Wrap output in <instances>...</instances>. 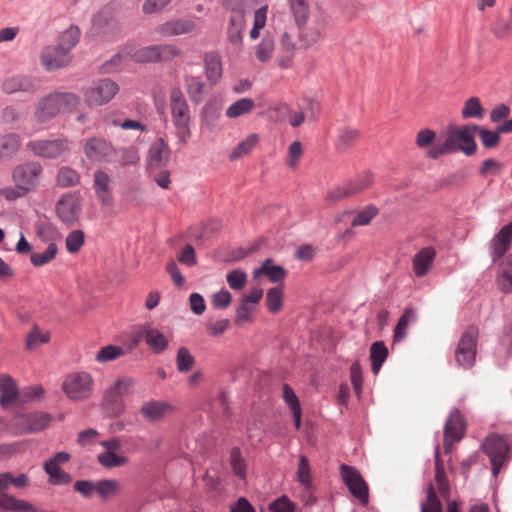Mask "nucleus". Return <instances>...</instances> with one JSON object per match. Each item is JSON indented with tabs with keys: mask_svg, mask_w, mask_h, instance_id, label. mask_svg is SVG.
<instances>
[{
	"mask_svg": "<svg viewBox=\"0 0 512 512\" xmlns=\"http://www.w3.org/2000/svg\"><path fill=\"white\" fill-rule=\"evenodd\" d=\"M80 97L71 92H54L41 98L36 107V117L40 121L54 118L61 112L77 107Z\"/></svg>",
	"mask_w": 512,
	"mask_h": 512,
	"instance_id": "f257e3e1",
	"label": "nucleus"
},
{
	"mask_svg": "<svg viewBox=\"0 0 512 512\" xmlns=\"http://www.w3.org/2000/svg\"><path fill=\"white\" fill-rule=\"evenodd\" d=\"M510 438L498 434L487 436L482 443L483 452L489 457L492 475L496 477L508 457Z\"/></svg>",
	"mask_w": 512,
	"mask_h": 512,
	"instance_id": "f03ea898",
	"label": "nucleus"
},
{
	"mask_svg": "<svg viewBox=\"0 0 512 512\" xmlns=\"http://www.w3.org/2000/svg\"><path fill=\"white\" fill-rule=\"evenodd\" d=\"M478 329L468 327L461 335L455 349V360L459 367L470 369L474 366L477 353Z\"/></svg>",
	"mask_w": 512,
	"mask_h": 512,
	"instance_id": "7ed1b4c3",
	"label": "nucleus"
},
{
	"mask_svg": "<svg viewBox=\"0 0 512 512\" xmlns=\"http://www.w3.org/2000/svg\"><path fill=\"white\" fill-rule=\"evenodd\" d=\"M62 387L70 400L81 401L91 396L94 380L87 372H74L66 376Z\"/></svg>",
	"mask_w": 512,
	"mask_h": 512,
	"instance_id": "20e7f679",
	"label": "nucleus"
},
{
	"mask_svg": "<svg viewBox=\"0 0 512 512\" xmlns=\"http://www.w3.org/2000/svg\"><path fill=\"white\" fill-rule=\"evenodd\" d=\"M318 111V102L306 97L301 100L297 111L291 110L287 104H280L276 108V112L282 117V121L293 127L303 124L305 120L313 119Z\"/></svg>",
	"mask_w": 512,
	"mask_h": 512,
	"instance_id": "39448f33",
	"label": "nucleus"
},
{
	"mask_svg": "<svg viewBox=\"0 0 512 512\" xmlns=\"http://www.w3.org/2000/svg\"><path fill=\"white\" fill-rule=\"evenodd\" d=\"M43 168L36 161H28L15 166L12 170V180L24 191L30 192L37 188Z\"/></svg>",
	"mask_w": 512,
	"mask_h": 512,
	"instance_id": "423d86ee",
	"label": "nucleus"
},
{
	"mask_svg": "<svg viewBox=\"0 0 512 512\" xmlns=\"http://www.w3.org/2000/svg\"><path fill=\"white\" fill-rule=\"evenodd\" d=\"M119 86L110 79H102L83 91L86 104L90 107L101 106L110 102L118 93Z\"/></svg>",
	"mask_w": 512,
	"mask_h": 512,
	"instance_id": "0eeeda50",
	"label": "nucleus"
},
{
	"mask_svg": "<svg viewBox=\"0 0 512 512\" xmlns=\"http://www.w3.org/2000/svg\"><path fill=\"white\" fill-rule=\"evenodd\" d=\"M341 477L350 493L359 501L366 505L369 501L368 485L364 481L359 471L345 464L340 466Z\"/></svg>",
	"mask_w": 512,
	"mask_h": 512,
	"instance_id": "6e6552de",
	"label": "nucleus"
},
{
	"mask_svg": "<svg viewBox=\"0 0 512 512\" xmlns=\"http://www.w3.org/2000/svg\"><path fill=\"white\" fill-rule=\"evenodd\" d=\"M133 384L131 378L118 379L104 395L103 404L105 409L113 416L123 412L122 397L127 395Z\"/></svg>",
	"mask_w": 512,
	"mask_h": 512,
	"instance_id": "1a4fd4ad",
	"label": "nucleus"
},
{
	"mask_svg": "<svg viewBox=\"0 0 512 512\" xmlns=\"http://www.w3.org/2000/svg\"><path fill=\"white\" fill-rule=\"evenodd\" d=\"M120 31V25L110 8L105 7L93 16L91 26L93 35L109 38L119 34Z\"/></svg>",
	"mask_w": 512,
	"mask_h": 512,
	"instance_id": "9d476101",
	"label": "nucleus"
},
{
	"mask_svg": "<svg viewBox=\"0 0 512 512\" xmlns=\"http://www.w3.org/2000/svg\"><path fill=\"white\" fill-rule=\"evenodd\" d=\"M52 416L46 412H34L19 415L14 420V426L18 433H36L47 428Z\"/></svg>",
	"mask_w": 512,
	"mask_h": 512,
	"instance_id": "9b49d317",
	"label": "nucleus"
},
{
	"mask_svg": "<svg viewBox=\"0 0 512 512\" xmlns=\"http://www.w3.org/2000/svg\"><path fill=\"white\" fill-rule=\"evenodd\" d=\"M26 147L44 158H58L68 150L67 142L63 139L30 141Z\"/></svg>",
	"mask_w": 512,
	"mask_h": 512,
	"instance_id": "f8f14e48",
	"label": "nucleus"
},
{
	"mask_svg": "<svg viewBox=\"0 0 512 512\" xmlns=\"http://www.w3.org/2000/svg\"><path fill=\"white\" fill-rule=\"evenodd\" d=\"M170 160V149L162 137L157 138L149 147L147 170L149 174L164 168Z\"/></svg>",
	"mask_w": 512,
	"mask_h": 512,
	"instance_id": "ddd939ff",
	"label": "nucleus"
},
{
	"mask_svg": "<svg viewBox=\"0 0 512 512\" xmlns=\"http://www.w3.org/2000/svg\"><path fill=\"white\" fill-rule=\"evenodd\" d=\"M464 423L458 409H453L444 425L443 445L445 452H449L452 445L462 439Z\"/></svg>",
	"mask_w": 512,
	"mask_h": 512,
	"instance_id": "4468645a",
	"label": "nucleus"
},
{
	"mask_svg": "<svg viewBox=\"0 0 512 512\" xmlns=\"http://www.w3.org/2000/svg\"><path fill=\"white\" fill-rule=\"evenodd\" d=\"M40 61L46 70L53 71L67 66L71 56L63 46H48L42 51Z\"/></svg>",
	"mask_w": 512,
	"mask_h": 512,
	"instance_id": "2eb2a0df",
	"label": "nucleus"
},
{
	"mask_svg": "<svg viewBox=\"0 0 512 512\" xmlns=\"http://www.w3.org/2000/svg\"><path fill=\"white\" fill-rule=\"evenodd\" d=\"M373 182V174L371 171H365L358 176L355 180L350 181L346 186L338 187L330 192L329 198L337 201L355 194H358L367 189Z\"/></svg>",
	"mask_w": 512,
	"mask_h": 512,
	"instance_id": "dca6fc26",
	"label": "nucleus"
},
{
	"mask_svg": "<svg viewBox=\"0 0 512 512\" xmlns=\"http://www.w3.org/2000/svg\"><path fill=\"white\" fill-rule=\"evenodd\" d=\"M56 212L62 222L73 224L78 220L81 212L79 198L73 194L63 195L56 203Z\"/></svg>",
	"mask_w": 512,
	"mask_h": 512,
	"instance_id": "f3484780",
	"label": "nucleus"
},
{
	"mask_svg": "<svg viewBox=\"0 0 512 512\" xmlns=\"http://www.w3.org/2000/svg\"><path fill=\"white\" fill-rule=\"evenodd\" d=\"M39 87L40 81L38 79L20 74L7 77L2 83V90L6 94L34 93Z\"/></svg>",
	"mask_w": 512,
	"mask_h": 512,
	"instance_id": "a211bd4d",
	"label": "nucleus"
},
{
	"mask_svg": "<svg viewBox=\"0 0 512 512\" xmlns=\"http://www.w3.org/2000/svg\"><path fill=\"white\" fill-rule=\"evenodd\" d=\"M86 156L94 162H112L113 147L105 139L90 138L84 146Z\"/></svg>",
	"mask_w": 512,
	"mask_h": 512,
	"instance_id": "6ab92c4d",
	"label": "nucleus"
},
{
	"mask_svg": "<svg viewBox=\"0 0 512 512\" xmlns=\"http://www.w3.org/2000/svg\"><path fill=\"white\" fill-rule=\"evenodd\" d=\"M170 106L175 125L179 128H186L190 119L189 107L179 89H174L171 92Z\"/></svg>",
	"mask_w": 512,
	"mask_h": 512,
	"instance_id": "aec40b11",
	"label": "nucleus"
},
{
	"mask_svg": "<svg viewBox=\"0 0 512 512\" xmlns=\"http://www.w3.org/2000/svg\"><path fill=\"white\" fill-rule=\"evenodd\" d=\"M308 22L302 25H296L298 28V39L302 48L307 49L315 45L321 38L323 21L321 19L315 20L313 25L308 26Z\"/></svg>",
	"mask_w": 512,
	"mask_h": 512,
	"instance_id": "412c9836",
	"label": "nucleus"
},
{
	"mask_svg": "<svg viewBox=\"0 0 512 512\" xmlns=\"http://www.w3.org/2000/svg\"><path fill=\"white\" fill-rule=\"evenodd\" d=\"M195 27L196 24L192 20L179 19L159 25L155 31L161 36L170 37L191 33Z\"/></svg>",
	"mask_w": 512,
	"mask_h": 512,
	"instance_id": "4be33fe9",
	"label": "nucleus"
},
{
	"mask_svg": "<svg viewBox=\"0 0 512 512\" xmlns=\"http://www.w3.org/2000/svg\"><path fill=\"white\" fill-rule=\"evenodd\" d=\"M281 53L276 59V63L281 68H288L294 58L296 51V42L293 33L284 31L279 40Z\"/></svg>",
	"mask_w": 512,
	"mask_h": 512,
	"instance_id": "5701e85b",
	"label": "nucleus"
},
{
	"mask_svg": "<svg viewBox=\"0 0 512 512\" xmlns=\"http://www.w3.org/2000/svg\"><path fill=\"white\" fill-rule=\"evenodd\" d=\"M512 241V221L503 226L491 241L493 261L501 258Z\"/></svg>",
	"mask_w": 512,
	"mask_h": 512,
	"instance_id": "b1692460",
	"label": "nucleus"
},
{
	"mask_svg": "<svg viewBox=\"0 0 512 512\" xmlns=\"http://www.w3.org/2000/svg\"><path fill=\"white\" fill-rule=\"evenodd\" d=\"M453 133L449 135V139H453V152L462 151L466 155L474 154L476 144L474 142L473 130H452Z\"/></svg>",
	"mask_w": 512,
	"mask_h": 512,
	"instance_id": "393cba45",
	"label": "nucleus"
},
{
	"mask_svg": "<svg viewBox=\"0 0 512 512\" xmlns=\"http://www.w3.org/2000/svg\"><path fill=\"white\" fill-rule=\"evenodd\" d=\"M172 406L163 401L152 400L141 406L140 412L148 422H157L171 413Z\"/></svg>",
	"mask_w": 512,
	"mask_h": 512,
	"instance_id": "a878e982",
	"label": "nucleus"
},
{
	"mask_svg": "<svg viewBox=\"0 0 512 512\" xmlns=\"http://www.w3.org/2000/svg\"><path fill=\"white\" fill-rule=\"evenodd\" d=\"M245 26V16H242L240 13L231 14L226 32L227 40L231 45L241 47Z\"/></svg>",
	"mask_w": 512,
	"mask_h": 512,
	"instance_id": "bb28decb",
	"label": "nucleus"
},
{
	"mask_svg": "<svg viewBox=\"0 0 512 512\" xmlns=\"http://www.w3.org/2000/svg\"><path fill=\"white\" fill-rule=\"evenodd\" d=\"M109 182L110 177L106 172L98 170L94 173V189L104 206H110L113 203Z\"/></svg>",
	"mask_w": 512,
	"mask_h": 512,
	"instance_id": "cd10ccee",
	"label": "nucleus"
},
{
	"mask_svg": "<svg viewBox=\"0 0 512 512\" xmlns=\"http://www.w3.org/2000/svg\"><path fill=\"white\" fill-rule=\"evenodd\" d=\"M436 251L433 247L420 249L413 258V269L418 277L426 275L434 261Z\"/></svg>",
	"mask_w": 512,
	"mask_h": 512,
	"instance_id": "c85d7f7f",
	"label": "nucleus"
},
{
	"mask_svg": "<svg viewBox=\"0 0 512 512\" xmlns=\"http://www.w3.org/2000/svg\"><path fill=\"white\" fill-rule=\"evenodd\" d=\"M0 405L7 408L12 405L19 396L18 387L15 381L6 374L0 375Z\"/></svg>",
	"mask_w": 512,
	"mask_h": 512,
	"instance_id": "c756f323",
	"label": "nucleus"
},
{
	"mask_svg": "<svg viewBox=\"0 0 512 512\" xmlns=\"http://www.w3.org/2000/svg\"><path fill=\"white\" fill-rule=\"evenodd\" d=\"M113 161L121 166H136L139 163L140 156L135 146L114 148L112 151Z\"/></svg>",
	"mask_w": 512,
	"mask_h": 512,
	"instance_id": "7c9ffc66",
	"label": "nucleus"
},
{
	"mask_svg": "<svg viewBox=\"0 0 512 512\" xmlns=\"http://www.w3.org/2000/svg\"><path fill=\"white\" fill-rule=\"evenodd\" d=\"M267 275L272 283L282 281L286 276V270L280 265L274 264L271 258L266 259L262 265L253 271V276L256 278L260 275Z\"/></svg>",
	"mask_w": 512,
	"mask_h": 512,
	"instance_id": "2f4dec72",
	"label": "nucleus"
},
{
	"mask_svg": "<svg viewBox=\"0 0 512 512\" xmlns=\"http://www.w3.org/2000/svg\"><path fill=\"white\" fill-rule=\"evenodd\" d=\"M155 51V45H150L141 48H137L134 45L126 46V54L129 56V59L137 63L156 62Z\"/></svg>",
	"mask_w": 512,
	"mask_h": 512,
	"instance_id": "473e14b6",
	"label": "nucleus"
},
{
	"mask_svg": "<svg viewBox=\"0 0 512 512\" xmlns=\"http://www.w3.org/2000/svg\"><path fill=\"white\" fill-rule=\"evenodd\" d=\"M204 65L207 79L212 83H217L222 77V62L218 54L208 53L204 57Z\"/></svg>",
	"mask_w": 512,
	"mask_h": 512,
	"instance_id": "72a5a7b5",
	"label": "nucleus"
},
{
	"mask_svg": "<svg viewBox=\"0 0 512 512\" xmlns=\"http://www.w3.org/2000/svg\"><path fill=\"white\" fill-rule=\"evenodd\" d=\"M417 315L414 309L408 308L398 319L393 332V342H401L407 335V329L410 323L416 321Z\"/></svg>",
	"mask_w": 512,
	"mask_h": 512,
	"instance_id": "f704fd0d",
	"label": "nucleus"
},
{
	"mask_svg": "<svg viewBox=\"0 0 512 512\" xmlns=\"http://www.w3.org/2000/svg\"><path fill=\"white\" fill-rule=\"evenodd\" d=\"M485 112L486 110L483 107L481 100L476 96H472L465 100L461 109V116L464 119L473 118L481 120L483 119Z\"/></svg>",
	"mask_w": 512,
	"mask_h": 512,
	"instance_id": "c9c22d12",
	"label": "nucleus"
},
{
	"mask_svg": "<svg viewBox=\"0 0 512 512\" xmlns=\"http://www.w3.org/2000/svg\"><path fill=\"white\" fill-rule=\"evenodd\" d=\"M146 344L154 354H161L167 349L169 341L160 330L150 325Z\"/></svg>",
	"mask_w": 512,
	"mask_h": 512,
	"instance_id": "e433bc0d",
	"label": "nucleus"
},
{
	"mask_svg": "<svg viewBox=\"0 0 512 512\" xmlns=\"http://www.w3.org/2000/svg\"><path fill=\"white\" fill-rule=\"evenodd\" d=\"M388 349L385 346L384 342L376 341L371 345L370 348V360H371V369L374 374H377L387 359Z\"/></svg>",
	"mask_w": 512,
	"mask_h": 512,
	"instance_id": "4c0bfd02",
	"label": "nucleus"
},
{
	"mask_svg": "<svg viewBox=\"0 0 512 512\" xmlns=\"http://www.w3.org/2000/svg\"><path fill=\"white\" fill-rule=\"evenodd\" d=\"M43 469L48 474L49 483L52 485H65L71 482V475L53 462H45Z\"/></svg>",
	"mask_w": 512,
	"mask_h": 512,
	"instance_id": "58836bf2",
	"label": "nucleus"
},
{
	"mask_svg": "<svg viewBox=\"0 0 512 512\" xmlns=\"http://www.w3.org/2000/svg\"><path fill=\"white\" fill-rule=\"evenodd\" d=\"M288 5L296 25H302L304 22H308V0H288Z\"/></svg>",
	"mask_w": 512,
	"mask_h": 512,
	"instance_id": "ea45409f",
	"label": "nucleus"
},
{
	"mask_svg": "<svg viewBox=\"0 0 512 512\" xmlns=\"http://www.w3.org/2000/svg\"><path fill=\"white\" fill-rule=\"evenodd\" d=\"M255 107V102L251 98H241L232 103L226 109V116L229 118H237L250 113Z\"/></svg>",
	"mask_w": 512,
	"mask_h": 512,
	"instance_id": "a19ab883",
	"label": "nucleus"
},
{
	"mask_svg": "<svg viewBox=\"0 0 512 512\" xmlns=\"http://www.w3.org/2000/svg\"><path fill=\"white\" fill-rule=\"evenodd\" d=\"M20 147V139L17 134L10 133L0 139V156L10 158L16 154Z\"/></svg>",
	"mask_w": 512,
	"mask_h": 512,
	"instance_id": "79ce46f5",
	"label": "nucleus"
},
{
	"mask_svg": "<svg viewBox=\"0 0 512 512\" xmlns=\"http://www.w3.org/2000/svg\"><path fill=\"white\" fill-rule=\"evenodd\" d=\"M58 247L55 243H50L42 253L34 252L30 256L31 264L35 267H41L51 262L57 255Z\"/></svg>",
	"mask_w": 512,
	"mask_h": 512,
	"instance_id": "37998d69",
	"label": "nucleus"
},
{
	"mask_svg": "<svg viewBox=\"0 0 512 512\" xmlns=\"http://www.w3.org/2000/svg\"><path fill=\"white\" fill-rule=\"evenodd\" d=\"M274 52V40L270 36L264 37L255 47L256 59L262 63L268 62Z\"/></svg>",
	"mask_w": 512,
	"mask_h": 512,
	"instance_id": "c03bdc74",
	"label": "nucleus"
},
{
	"mask_svg": "<svg viewBox=\"0 0 512 512\" xmlns=\"http://www.w3.org/2000/svg\"><path fill=\"white\" fill-rule=\"evenodd\" d=\"M130 60L129 56L126 54V46L117 54H115L110 60L105 62L101 66V72L104 74L114 73L119 71L123 64Z\"/></svg>",
	"mask_w": 512,
	"mask_h": 512,
	"instance_id": "a18cd8bd",
	"label": "nucleus"
},
{
	"mask_svg": "<svg viewBox=\"0 0 512 512\" xmlns=\"http://www.w3.org/2000/svg\"><path fill=\"white\" fill-rule=\"evenodd\" d=\"M266 305L271 313H277L283 305V289L276 286L268 289L266 293Z\"/></svg>",
	"mask_w": 512,
	"mask_h": 512,
	"instance_id": "49530a36",
	"label": "nucleus"
},
{
	"mask_svg": "<svg viewBox=\"0 0 512 512\" xmlns=\"http://www.w3.org/2000/svg\"><path fill=\"white\" fill-rule=\"evenodd\" d=\"M97 460L101 466L105 468H114L125 465L128 462V458L125 456H119L112 451H104L97 456Z\"/></svg>",
	"mask_w": 512,
	"mask_h": 512,
	"instance_id": "de8ad7c7",
	"label": "nucleus"
},
{
	"mask_svg": "<svg viewBox=\"0 0 512 512\" xmlns=\"http://www.w3.org/2000/svg\"><path fill=\"white\" fill-rule=\"evenodd\" d=\"M259 136L256 133L250 134L244 141L240 142L231 152L230 159L237 160L242 155L249 153L258 142Z\"/></svg>",
	"mask_w": 512,
	"mask_h": 512,
	"instance_id": "09e8293b",
	"label": "nucleus"
},
{
	"mask_svg": "<svg viewBox=\"0 0 512 512\" xmlns=\"http://www.w3.org/2000/svg\"><path fill=\"white\" fill-rule=\"evenodd\" d=\"M421 512H442L441 501L431 483L427 488L426 503L421 504Z\"/></svg>",
	"mask_w": 512,
	"mask_h": 512,
	"instance_id": "8fccbe9b",
	"label": "nucleus"
},
{
	"mask_svg": "<svg viewBox=\"0 0 512 512\" xmlns=\"http://www.w3.org/2000/svg\"><path fill=\"white\" fill-rule=\"evenodd\" d=\"M195 364V358L186 347H180L177 351L176 365L179 372H188Z\"/></svg>",
	"mask_w": 512,
	"mask_h": 512,
	"instance_id": "3c124183",
	"label": "nucleus"
},
{
	"mask_svg": "<svg viewBox=\"0 0 512 512\" xmlns=\"http://www.w3.org/2000/svg\"><path fill=\"white\" fill-rule=\"evenodd\" d=\"M119 488L118 481L115 479H104L96 482V490L99 496L106 500L117 493Z\"/></svg>",
	"mask_w": 512,
	"mask_h": 512,
	"instance_id": "603ef678",
	"label": "nucleus"
},
{
	"mask_svg": "<svg viewBox=\"0 0 512 512\" xmlns=\"http://www.w3.org/2000/svg\"><path fill=\"white\" fill-rule=\"evenodd\" d=\"M80 177L77 171L62 167L58 171L57 182L61 187H71L79 183Z\"/></svg>",
	"mask_w": 512,
	"mask_h": 512,
	"instance_id": "864d4df0",
	"label": "nucleus"
},
{
	"mask_svg": "<svg viewBox=\"0 0 512 512\" xmlns=\"http://www.w3.org/2000/svg\"><path fill=\"white\" fill-rule=\"evenodd\" d=\"M378 212L379 209L376 206L368 205L355 215L351 222V225L353 227L367 225L378 214Z\"/></svg>",
	"mask_w": 512,
	"mask_h": 512,
	"instance_id": "5fc2aeb1",
	"label": "nucleus"
},
{
	"mask_svg": "<svg viewBox=\"0 0 512 512\" xmlns=\"http://www.w3.org/2000/svg\"><path fill=\"white\" fill-rule=\"evenodd\" d=\"M49 340L50 334L48 332L42 333L37 326H34L27 336L26 348L32 350L42 344L47 343Z\"/></svg>",
	"mask_w": 512,
	"mask_h": 512,
	"instance_id": "6e6d98bb",
	"label": "nucleus"
},
{
	"mask_svg": "<svg viewBox=\"0 0 512 512\" xmlns=\"http://www.w3.org/2000/svg\"><path fill=\"white\" fill-rule=\"evenodd\" d=\"M510 130H473L477 132L485 148L495 147L500 140V132H509Z\"/></svg>",
	"mask_w": 512,
	"mask_h": 512,
	"instance_id": "4d7b16f0",
	"label": "nucleus"
},
{
	"mask_svg": "<svg viewBox=\"0 0 512 512\" xmlns=\"http://www.w3.org/2000/svg\"><path fill=\"white\" fill-rule=\"evenodd\" d=\"M255 310V306L245 302L241 299L240 305L236 309L234 322L237 325H243L246 322H250L253 319L252 312Z\"/></svg>",
	"mask_w": 512,
	"mask_h": 512,
	"instance_id": "13d9d810",
	"label": "nucleus"
},
{
	"mask_svg": "<svg viewBox=\"0 0 512 512\" xmlns=\"http://www.w3.org/2000/svg\"><path fill=\"white\" fill-rule=\"evenodd\" d=\"M297 479L303 485V487H310L312 484L309 461L305 455H301L299 457Z\"/></svg>",
	"mask_w": 512,
	"mask_h": 512,
	"instance_id": "bf43d9fd",
	"label": "nucleus"
},
{
	"mask_svg": "<svg viewBox=\"0 0 512 512\" xmlns=\"http://www.w3.org/2000/svg\"><path fill=\"white\" fill-rule=\"evenodd\" d=\"M267 20V7L263 6L257 9L254 13V24L250 30V38L257 39L259 37L260 30L266 25Z\"/></svg>",
	"mask_w": 512,
	"mask_h": 512,
	"instance_id": "052dcab7",
	"label": "nucleus"
},
{
	"mask_svg": "<svg viewBox=\"0 0 512 512\" xmlns=\"http://www.w3.org/2000/svg\"><path fill=\"white\" fill-rule=\"evenodd\" d=\"M123 349L115 345H107L101 348L96 354V360L105 363L117 359L123 354Z\"/></svg>",
	"mask_w": 512,
	"mask_h": 512,
	"instance_id": "680f3d73",
	"label": "nucleus"
},
{
	"mask_svg": "<svg viewBox=\"0 0 512 512\" xmlns=\"http://www.w3.org/2000/svg\"><path fill=\"white\" fill-rule=\"evenodd\" d=\"M80 30L76 26L69 27L65 32L62 33L60 38V46L67 48V52L73 48L79 41Z\"/></svg>",
	"mask_w": 512,
	"mask_h": 512,
	"instance_id": "e2e57ef3",
	"label": "nucleus"
},
{
	"mask_svg": "<svg viewBox=\"0 0 512 512\" xmlns=\"http://www.w3.org/2000/svg\"><path fill=\"white\" fill-rule=\"evenodd\" d=\"M155 47L156 61H168L181 54V50L175 45H155Z\"/></svg>",
	"mask_w": 512,
	"mask_h": 512,
	"instance_id": "0e129e2a",
	"label": "nucleus"
},
{
	"mask_svg": "<svg viewBox=\"0 0 512 512\" xmlns=\"http://www.w3.org/2000/svg\"><path fill=\"white\" fill-rule=\"evenodd\" d=\"M226 281L231 289L241 290L247 282V274L240 269H234L226 275Z\"/></svg>",
	"mask_w": 512,
	"mask_h": 512,
	"instance_id": "69168bd1",
	"label": "nucleus"
},
{
	"mask_svg": "<svg viewBox=\"0 0 512 512\" xmlns=\"http://www.w3.org/2000/svg\"><path fill=\"white\" fill-rule=\"evenodd\" d=\"M84 232L82 230H73L66 237V248L70 253H76L84 244Z\"/></svg>",
	"mask_w": 512,
	"mask_h": 512,
	"instance_id": "338daca9",
	"label": "nucleus"
},
{
	"mask_svg": "<svg viewBox=\"0 0 512 512\" xmlns=\"http://www.w3.org/2000/svg\"><path fill=\"white\" fill-rule=\"evenodd\" d=\"M271 512H295L294 504L287 496H281L269 504Z\"/></svg>",
	"mask_w": 512,
	"mask_h": 512,
	"instance_id": "774afa93",
	"label": "nucleus"
}]
</instances>
